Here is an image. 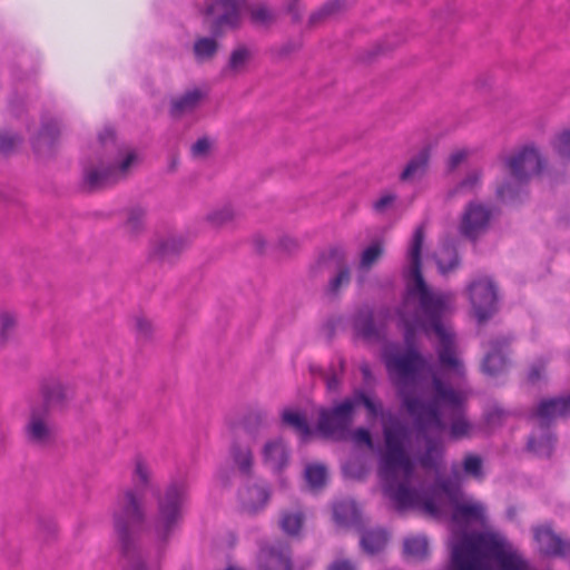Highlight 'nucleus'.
Instances as JSON below:
<instances>
[{"label":"nucleus","mask_w":570,"mask_h":570,"mask_svg":"<svg viewBox=\"0 0 570 570\" xmlns=\"http://www.w3.org/2000/svg\"><path fill=\"white\" fill-rule=\"evenodd\" d=\"M423 237V226H419L407 250L406 296L399 312L406 347L386 346L383 360L403 407L417 425L416 438L425 440L426 452L421 464L433 468L442 456L444 436L451 441L471 439L478 434L479 425L465 414L466 394L454 390L439 372L432 373V399L425 401L415 395L421 387L422 374L431 370L428 360L414 345V334L419 330L438 338L436 352L442 372L456 380H462L465 374L458 355L455 335L448 321L454 309V294L429 288L420 272Z\"/></svg>","instance_id":"nucleus-1"},{"label":"nucleus","mask_w":570,"mask_h":570,"mask_svg":"<svg viewBox=\"0 0 570 570\" xmlns=\"http://www.w3.org/2000/svg\"><path fill=\"white\" fill-rule=\"evenodd\" d=\"M387 453L382 460L381 484L397 510L417 509L451 522L450 570H527L520 553L499 532L487 529V505L462 491L456 468L425 489L410 455L402 451L404 431L385 426Z\"/></svg>","instance_id":"nucleus-2"},{"label":"nucleus","mask_w":570,"mask_h":570,"mask_svg":"<svg viewBox=\"0 0 570 570\" xmlns=\"http://www.w3.org/2000/svg\"><path fill=\"white\" fill-rule=\"evenodd\" d=\"M187 498L184 479L173 480L158 497L157 511L148 524V534L157 544V552L147 558L134 544V533L144 518L140 500L131 490L118 497L114 522L127 570H159L160 551L178 529Z\"/></svg>","instance_id":"nucleus-3"},{"label":"nucleus","mask_w":570,"mask_h":570,"mask_svg":"<svg viewBox=\"0 0 570 570\" xmlns=\"http://www.w3.org/2000/svg\"><path fill=\"white\" fill-rule=\"evenodd\" d=\"M363 405L368 419H381L385 450L380 458L379 463V478L381 479L382 460L386 455L389 449L385 436V426H393L401 429L406 435L402 442V451L405 455L412 452L413 431L404 423H402L394 414L384 412L382 403L366 394L363 390L354 391L351 397L343 400L332 409H322L318 414L317 430L326 436L335 440H346L350 426L353 422V414L355 407Z\"/></svg>","instance_id":"nucleus-4"},{"label":"nucleus","mask_w":570,"mask_h":570,"mask_svg":"<svg viewBox=\"0 0 570 570\" xmlns=\"http://www.w3.org/2000/svg\"><path fill=\"white\" fill-rule=\"evenodd\" d=\"M102 155L97 166L83 169L85 183L90 188H101L124 179L138 164L137 153L116 141L115 134L107 128L99 135Z\"/></svg>","instance_id":"nucleus-5"},{"label":"nucleus","mask_w":570,"mask_h":570,"mask_svg":"<svg viewBox=\"0 0 570 570\" xmlns=\"http://www.w3.org/2000/svg\"><path fill=\"white\" fill-rule=\"evenodd\" d=\"M503 169L509 174L505 181L497 188L503 202H512L523 190L525 184L546 167V160L532 144L523 145L501 159Z\"/></svg>","instance_id":"nucleus-6"},{"label":"nucleus","mask_w":570,"mask_h":570,"mask_svg":"<svg viewBox=\"0 0 570 570\" xmlns=\"http://www.w3.org/2000/svg\"><path fill=\"white\" fill-rule=\"evenodd\" d=\"M40 395L41 400L30 407V416L24 430L29 442L45 445L53 438L49 413L62 405L66 391L59 380L46 379L41 382Z\"/></svg>","instance_id":"nucleus-7"},{"label":"nucleus","mask_w":570,"mask_h":570,"mask_svg":"<svg viewBox=\"0 0 570 570\" xmlns=\"http://www.w3.org/2000/svg\"><path fill=\"white\" fill-rule=\"evenodd\" d=\"M570 414V396L543 400L531 414V420L540 429V435L533 434L528 442V448L538 456H549L553 449L554 439L547 430L549 423L558 417Z\"/></svg>","instance_id":"nucleus-8"},{"label":"nucleus","mask_w":570,"mask_h":570,"mask_svg":"<svg viewBox=\"0 0 570 570\" xmlns=\"http://www.w3.org/2000/svg\"><path fill=\"white\" fill-rule=\"evenodd\" d=\"M470 302L479 322L488 320L498 308V292L489 277H480L469 286Z\"/></svg>","instance_id":"nucleus-9"},{"label":"nucleus","mask_w":570,"mask_h":570,"mask_svg":"<svg viewBox=\"0 0 570 570\" xmlns=\"http://www.w3.org/2000/svg\"><path fill=\"white\" fill-rule=\"evenodd\" d=\"M245 9V0H206L205 16L210 18L217 28L235 27Z\"/></svg>","instance_id":"nucleus-10"},{"label":"nucleus","mask_w":570,"mask_h":570,"mask_svg":"<svg viewBox=\"0 0 570 570\" xmlns=\"http://www.w3.org/2000/svg\"><path fill=\"white\" fill-rule=\"evenodd\" d=\"M491 217L492 213L489 208L475 202L470 203L461 218L459 227L461 234L470 239H475L487 230Z\"/></svg>","instance_id":"nucleus-11"},{"label":"nucleus","mask_w":570,"mask_h":570,"mask_svg":"<svg viewBox=\"0 0 570 570\" xmlns=\"http://www.w3.org/2000/svg\"><path fill=\"white\" fill-rule=\"evenodd\" d=\"M258 570H291V558L287 548L277 544L263 547L257 556Z\"/></svg>","instance_id":"nucleus-12"},{"label":"nucleus","mask_w":570,"mask_h":570,"mask_svg":"<svg viewBox=\"0 0 570 570\" xmlns=\"http://www.w3.org/2000/svg\"><path fill=\"white\" fill-rule=\"evenodd\" d=\"M263 463L274 472H281L288 465L289 451L282 439L265 442L262 448Z\"/></svg>","instance_id":"nucleus-13"},{"label":"nucleus","mask_w":570,"mask_h":570,"mask_svg":"<svg viewBox=\"0 0 570 570\" xmlns=\"http://www.w3.org/2000/svg\"><path fill=\"white\" fill-rule=\"evenodd\" d=\"M534 540L539 552L543 556H561L564 551V542L548 525L534 529Z\"/></svg>","instance_id":"nucleus-14"},{"label":"nucleus","mask_w":570,"mask_h":570,"mask_svg":"<svg viewBox=\"0 0 570 570\" xmlns=\"http://www.w3.org/2000/svg\"><path fill=\"white\" fill-rule=\"evenodd\" d=\"M238 498L244 511L255 513L266 505L269 493L265 487L255 484L240 489Z\"/></svg>","instance_id":"nucleus-15"},{"label":"nucleus","mask_w":570,"mask_h":570,"mask_svg":"<svg viewBox=\"0 0 570 570\" xmlns=\"http://www.w3.org/2000/svg\"><path fill=\"white\" fill-rule=\"evenodd\" d=\"M207 91L200 88H193L187 90L181 96L173 99L171 114L175 117H180L196 110L203 100L206 98Z\"/></svg>","instance_id":"nucleus-16"},{"label":"nucleus","mask_w":570,"mask_h":570,"mask_svg":"<svg viewBox=\"0 0 570 570\" xmlns=\"http://www.w3.org/2000/svg\"><path fill=\"white\" fill-rule=\"evenodd\" d=\"M430 158L429 148L421 149L414 155L400 175L402 181H414L423 177Z\"/></svg>","instance_id":"nucleus-17"},{"label":"nucleus","mask_w":570,"mask_h":570,"mask_svg":"<svg viewBox=\"0 0 570 570\" xmlns=\"http://www.w3.org/2000/svg\"><path fill=\"white\" fill-rule=\"evenodd\" d=\"M229 456L242 474H248L254 465V456L249 446L236 441L232 444Z\"/></svg>","instance_id":"nucleus-18"},{"label":"nucleus","mask_w":570,"mask_h":570,"mask_svg":"<svg viewBox=\"0 0 570 570\" xmlns=\"http://www.w3.org/2000/svg\"><path fill=\"white\" fill-rule=\"evenodd\" d=\"M387 533L383 529L366 530L361 535V547L368 554L382 551L387 543Z\"/></svg>","instance_id":"nucleus-19"},{"label":"nucleus","mask_w":570,"mask_h":570,"mask_svg":"<svg viewBox=\"0 0 570 570\" xmlns=\"http://www.w3.org/2000/svg\"><path fill=\"white\" fill-rule=\"evenodd\" d=\"M503 344L499 342L491 343V351L487 353L483 361V371L489 375L501 373L507 366V360L502 351Z\"/></svg>","instance_id":"nucleus-20"},{"label":"nucleus","mask_w":570,"mask_h":570,"mask_svg":"<svg viewBox=\"0 0 570 570\" xmlns=\"http://www.w3.org/2000/svg\"><path fill=\"white\" fill-rule=\"evenodd\" d=\"M380 318V314L374 315L368 312L360 313L354 321V326L362 336L372 338L380 335L381 331L376 326V321Z\"/></svg>","instance_id":"nucleus-21"},{"label":"nucleus","mask_w":570,"mask_h":570,"mask_svg":"<svg viewBox=\"0 0 570 570\" xmlns=\"http://www.w3.org/2000/svg\"><path fill=\"white\" fill-rule=\"evenodd\" d=\"M282 421L292 426L303 441L307 440L312 434L305 417L296 410L285 409L282 412Z\"/></svg>","instance_id":"nucleus-22"},{"label":"nucleus","mask_w":570,"mask_h":570,"mask_svg":"<svg viewBox=\"0 0 570 570\" xmlns=\"http://www.w3.org/2000/svg\"><path fill=\"white\" fill-rule=\"evenodd\" d=\"M334 520L338 524H350L357 519V508L354 501L347 500L334 504Z\"/></svg>","instance_id":"nucleus-23"},{"label":"nucleus","mask_w":570,"mask_h":570,"mask_svg":"<svg viewBox=\"0 0 570 570\" xmlns=\"http://www.w3.org/2000/svg\"><path fill=\"white\" fill-rule=\"evenodd\" d=\"M252 57V49L246 46L237 47L230 55L227 70L234 73L244 71Z\"/></svg>","instance_id":"nucleus-24"},{"label":"nucleus","mask_w":570,"mask_h":570,"mask_svg":"<svg viewBox=\"0 0 570 570\" xmlns=\"http://www.w3.org/2000/svg\"><path fill=\"white\" fill-rule=\"evenodd\" d=\"M482 174L479 169H472L468 171L465 177L453 188L449 196L453 197L455 195L468 194L474 191L481 184Z\"/></svg>","instance_id":"nucleus-25"},{"label":"nucleus","mask_w":570,"mask_h":570,"mask_svg":"<svg viewBox=\"0 0 570 570\" xmlns=\"http://www.w3.org/2000/svg\"><path fill=\"white\" fill-rule=\"evenodd\" d=\"M304 522V515L299 511L284 512L279 524L282 530L288 535H297Z\"/></svg>","instance_id":"nucleus-26"},{"label":"nucleus","mask_w":570,"mask_h":570,"mask_svg":"<svg viewBox=\"0 0 570 570\" xmlns=\"http://www.w3.org/2000/svg\"><path fill=\"white\" fill-rule=\"evenodd\" d=\"M235 210L230 205H222L207 214L206 220L214 227H220L233 220Z\"/></svg>","instance_id":"nucleus-27"},{"label":"nucleus","mask_w":570,"mask_h":570,"mask_svg":"<svg viewBox=\"0 0 570 570\" xmlns=\"http://www.w3.org/2000/svg\"><path fill=\"white\" fill-rule=\"evenodd\" d=\"M384 247L382 242L376 240L363 249L360 259V268L367 271L370 269L382 256Z\"/></svg>","instance_id":"nucleus-28"},{"label":"nucleus","mask_w":570,"mask_h":570,"mask_svg":"<svg viewBox=\"0 0 570 570\" xmlns=\"http://www.w3.org/2000/svg\"><path fill=\"white\" fill-rule=\"evenodd\" d=\"M18 324L17 314L9 309L0 312V342L4 343L12 337Z\"/></svg>","instance_id":"nucleus-29"},{"label":"nucleus","mask_w":570,"mask_h":570,"mask_svg":"<svg viewBox=\"0 0 570 570\" xmlns=\"http://www.w3.org/2000/svg\"><path fill=\"white\" fill-rule=\"evenodd\" d=\"M186 246L187 242L181 236H173L159 244L157 255L161 258H168L181 252Z\"/></svg>","instance_id":"nucleus-30"},{"label":"nucleus","mask_w":570,"mask_h":570,"mask_svg":"<svg viewBox=\"0 0 570 570\" xmlns=\"http://www.w3.org/2000/svg\"><path fill=\"white\" fill-rule=\"evenodd\" d=\"M404 553L414 559H422L428 553V540L424 537L405 539Z\"/></svg>","instance_id":"nucleus-31"},{"label":"nucleus","mask_w":570,"mask_h":570,"mask_svg":"<svg viewBox=\"0 0 570 570\" xmlns=\"http://www.w3.org/2000/svg\"><path fill=\"white\" fill-rule=\"evenodd\" d=\"M305 479L312 489H318L326 481V469L322 464H309L305 468Z\"/></svg>","instance_id":"nucleus-32"},{"label":"nucleus","mask_w":570,"mask_h":570,"mask_svg":"<svg viewBox=\"0 0 570 570\" xmlns=\"http://www.w3.org/2000/svg\"><path fill=\"white\" fill-rule=\"evenodd\" d=\"M216 50L217 42L213 38H200L194 45V52L199 61L212 58Z\"/></svg>","instance_id":"nucleus-33"},{"label":"nucleus","mask_w":570,"mask_h":570,"mask_svg":"<svg viewBox=\"0 0 570 570\" xmlns=\"http://www.w3.org/2000/svg\"><path fill=\"white\" fill-rule=\"evenodd\" d=\"M436 264L442 274L452 271L458 265L456 252L452 247H445L436 255Z\"/></svg>","instance_id":"nucleus-34"},{"label":"nucleus","mask_w":570,"mask_h":570,"mask_svg":"<svg viewBox=\"0 0 570 570\" xmlns=\"http://www.w3.org/2000/svg\"><path fill=\"white\" fill-rule=\"evenodd\" d=\"M350 279V269L346 266H340L336 274L328 282V293L336 294L342 287L348 285Z\"/></svg>","instance_id":"nucleus-35"},{"label":"nucleus","mask_w":570,"mask_h":570,"mask_svg":"<svg viewBox=\"0 0 570 570\" xmlns=\"http://www.w3.org/2000/svg\"><path fill=\"white\" fill-rule=\"evenodd\" d=\"M462 468L465 474L471 475L478 480L482 479V459L476 454H468L464 456Z\"/></svg>","instance_id":"nucleus-36"},{"label":"nucleus","mask_w":570,"mask_h":570,"mask_svg":"<svg viewBox=\"0 0 570 570\" xmlns=\"http://www.w3.org/2000/svg\"><path fill=\"white\" fill-rule=\"evenodd\" d=\"M552 146L561 158H570V130H563L558 134L552 142Z\"/></svg>","instance_id":"nucleus-37"},{"label":"nucleus","mask_w":570,"mask_h":570,"mask_svg":"<svg viewBox=\"0 0 570 570\" xmlns=\"http://www.w3.org/2000/svg\"><path fill=\"white\" fill-rule=\"evenodd\" d=\"M347 439H351V441L355 445H365L367 449L373 450L374 444L371 436V433L365 428H357L354 431L348 430Z\"/></svg>","instance_id":"nucleus-38"},{"label":"nucleus","mask_w":570,"mask_h":570,"mask_svg":"<svg viewBox=\"0 0 570 570\" xmlns=\"http://www.w3.org/2000/svg\"><path fill=\"white\" fill-rule=\"evenodd\" d=\"M248 10L252 21L256 24H267L273 20L272 11L264 4H255Z\"/></svg>","instance_id":"nucleus-39"},{"label":"nucleus","mask_w":570,"mask_h":570,"mask_svg":"<svg viewBox=\"0 0 570 570\" xmlns=\"http://www.w3.org/2000/svg\"><path fill=\"white\" fill-rule=\"evenodd\" d=\"M470 150L466 148H459L451 153L446 161V168L449 171L455 170L462 165L469 157Z\"/></svg>","instance_id":"nucleus-40"},{"label":"nucleus","mask_w":570,"mask_h":570,"mask_svg":"<svg viewBox=\"0 0 570 570\" xmlns=\"http://www.w3.org/2000/svg\"><path fill=\"white\" fill-rule=\"evenodd\" d=\"M145 210L140 207H134L128 210L127 225L131 230H137L142 224Z\"/></svg>","instance_id":"nucleus-41"},{"label":"nucleus","mask_w":570,"mask_h":570,"mask_svg":"<svg viewBox=\"0 0 570 570\" xmlns=\"http://www.w3.org/2000/svg\"><path fill=\"white\" fill-rule=\"evenodd\" d=\"M134 473L137 481H139V483H141L142 485L149 482L151 472L147 463L141 459L136 460Z\"/></svg>","instance_id":"nucleus-42"},{"label":"nucleus","mask_w":570,"mask_h":570,"mask_svg":"<svg viewBox=\"0 0 570 570\" xmlns=\"http://www.w3.org/2000/svg\"><path fill=\"white\" fill-rule=\"evenodd\" d=\"M135 330L139 337L147 338L153 333V324L148 318L138 316L135 318Z\"/></svg>","instance_id":"nucleus-43"},{"label":"nucleus","mask_w":570,"mask_h":570,"mask_svg":"<svg viewBox=\"0 0 570 570\" xmlns=\"http://www.w3.org/2000/svg\"><path fill=\"white\" fill-rule=\"evenodd\" d=\"M395 200V195L386 193L380 196V198L374 202L373 209L376 213H384L387 208H390Z\"/></svg>","instance_id":"nucleus-44"},{"label":"nucleus","mask_w":570,"mask_h":570,"mask_svg":"<svg viewBox=\"0 0 570 570\" xmlns=\"http://www.w3.org/2000/svg\"><path fill=\"white\" fill-rule=\"evenodd\" d=\"M20 139L17 136L10 134H1L0 135V153H9L18 144Z\"/></svg>","instance_id":"nucleus-45"},{"label":"nucleus","mask_w":570,"mask_h":570,"mask_svg":"<svg viewBox=\"0 0 570 570\" xmlns=\"http://www.w3.org/2000/svg\"><path fill=\"white\" fill-rule=\"evenodd\" d=\"M210 148V142L207 138L198 139L193 146H191V153L196 157H202L207 154V151Z\"/></svg>","instance_id":"nucleus-46"},{"label":"nucleus","mask_w":570,"mask_h":570,"mask_svg":"<svg viewBox=\"0 0 570 570\" xmlns=\"http://www.w3.org/2000/svg\"><path fill=\"white\" fill-rule=\"evenodd\" d=\"M328 570H356V568L348 560H336L328 567Z\"/></svg>","instance_id":"nucleus-47"},{"label":"nucleus","mask_w":570,"mask_h":570,"mask_svg":"<svg viewBox=\"0 0 570 570\" xmlns=\"http://www.w3.org/2000/svg\"><path fill=\"white\" fill-rule=\"evenodd\" d=\"M215 480L220 484V485H225L227 483V480H228V475L225 471V469L220 468L216 474H215Z\"/></svg>","instance_id":"nucleus-48"},{"label":"nucleus","mask_w":570,"mask_h":570,"mask_svg":"<svg viewBox=\"0 0 570 570\" xmlns=\"http://www.w3.org/2000/svg\"><path fill=\"white\" fill-rule=\"evenodd\" d=\"M503 415H504V414H503V412H502V411H500V410H495V411H493L492 413H490V414L488 415L487 420H488V422H489L490 424H492V423H494V422H495V420H497V419H498V420H501V419L503 417Z\"/></svg>","instance_id":"nucleus-49"},{"label":"nucleus","mask_w":570,"mask_h":570,"mask_svg":"<svg viewBox=\"0 0 570 570\" xmlns=\"http://www.w3.org/2000/svg\"><path fill=\"white\" fill-rule=\"evenodd\" d=\"M540 377V373L539 371H537V368H531V371L529 372V380L534 382L537 381L538 379Z\"/></svg>","instance_id":"nucleus-50"},{"label":"nucleus","mask_w":570,"mask_h":570,"mask_svg":"<svg viewBox=\"0 0 570 570\" xmlns=\"http://www.w3.org/2000/svg\"><path fill=\"white\" fill-rule=\"evenodd\" d=\"M337 385V381L335 377H331L327 380V386L328 389H335Z\"/></svg>","instance_id":"nucleus-51"},{"label":"nucleus","mask_w":570,"mask_h":570,"mask_svg":"<svg viewBox=\"0 0 570 570\" xmlns=\"http://www.w3.org/2000/svg\"><path fill=\"white\" fill-rule=\"evenodd\" d=\"M362 373H363V375H364V377H365V379H368V377H370V374H371V373H370V368H368V366H367V365H363V366H362Z\"/></svg>","instance_id":"nucleus-52"},{"label":"nucleus","mask_w":570,"mask_h":570,"mask_svg":"<svg viewBox=\"0 0 570 570\" xmlns=\"http://www.w3.org/2000/svg\"><path fill=\"white\" fill-rule=\"evenodd\" d=\"M49 135L50 134H49L48 128H45L43 131L41 132V139H46Z\"/></svg>","instance_id":"nucleus-53"},{"label":"nucleus","mask_w":570,"mask_h":570,"mask_svg":"<svg viewBox=\"0 0 570 570\" xmlns=\"http://www.w3.org/2000/svg\"><path fill=\"white\" fill-rule=\"evenodd\" d=\"M326 258L324 256L320 257L317 262V267H320L323 263L325 264Z\"/></svg>","instance_id":"nucleus-54"},{"label":"nucleus","mask_w":570,"mask_h":570,"mask_svg":"<svg viewBox=\"0 0 570 570\" xmlns=\"http://www.w3.org/2000/svg\"><path fill=\"white\" fill-rule=\"evenodd\" d=\"M520 558L521 560L525 563V567H527V570H533L530 564L522 558V556L520 554Z\"/></svg>","instance_id":"nucleus-55"},{"label":"nucleus","mask_w":570,"mask_h":570,"mask_svg":"<svg viewBox=\"0 0 570 570\" xmlns=\"http://www.w3.org/2000/svg\"><path fill=\"white\" fill-rule=\"evenodd\" d=\"M344 473L348 474V475H353L347 465L344 466Z\"/></svg>","instance_id":"nucleus-56"},{"label":"nucleus","mask_w":570,"mask_h":570,"mask_svg":"<svg viewBox=\"0 0 570 570\" xmlns=\"http://www.w3.org/2000/svg\"><path fill=\"white\" fill-rule=\"evenodd\" d=\"M225 570H242V569L236 568V567H228V568H227V569H225Z\"/></svg>","instance_id":"nucleus-57"},{"label":"nucleus","mask_w":570,"mask_h":570,"mask_svg":"<svg viewBox=\"0 0 570 570\" xmlns=\"http://www.w3.org/2000/svg\"><path fill=\"white\" fill-rule=\"evenodd\" d=\"M253 419H254V416H248V419H247V425H249V424H250V421H252Z\"/></svg>","instance_id":"nucleus-58"},{"label":"nucleus","mask_w":570,"mask_h":570,"mask_svg":"<svg viewBox=\"0 0 570 570\" xmlns=\"http://www.w3.org/2000/svg\"><path fill=\"white\" fill-rule=\"evenodd\" d=\"M284 53H288V50H285V49H284V50H283L282 52H279L278 55L281 56V55H284Z\"/></svg>","instance_id":"nucleus-59"},{"label":"nucleus","mask_w":570,"mask_h":570,"mask_svg":"<svg viewBox=\"0 0 570 570\" xmlns=\"http://www.w3.org/2000/svg\"><path fill=\"white\" fill-rule=\"evenodd\" d=\"M255 419L262 421V416L259 414L255 415Z\"/></svg>","instance_id":"nucleus-60"}]
</instances>
